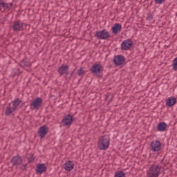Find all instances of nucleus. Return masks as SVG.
Returning a JSON list of instances; mask_svg holds the SVG:
<instances>
[{
	"mask_svg": "<svg viewBox=\"0 0 177 177\" xmlns=\"http://www.w3.org/2000/svg\"><path fill=\"white\" fill-rule=\"evenodd\" d=\"M110 147V136L109 135H104L101 136L97 142V147L99 150H107Z\"/></svg>",
	"mask_w": 177,
	"mask_h": 177,
	"instance_id": "nucleus-1",
	"label": "nucleus"
},
{
	"mask_svg": "<svg viewBox=\"0 0 177 177\" xmlns=\"http://www.w3.org/2000/svg\"><path fill=\"white\" fill-rule=\"evenodd\" d=\"M162 167L160 165L153 164L147 171V177H158L161 174Z\"/></svg>",
	"mask_w": 177,
	"mask_h": 177,
	"instance_id": "nucleus-2",
	"label": "nucleus"
},
{
	"mask_svg": "<svg viewBox=\"0 0 177 177\" xmlns=\"http://www.w3.org/2000/svg\"><path fill=\"white\" fill-rule=\"evenodd\" d=\"M95 38H97V39L107 40L109 38H111V34L109 30L106 29H103L102 30L96 31L95 34Z\"/></svg>",
	"mask_w": 177,
	"mask_h": 177,
	"instance_id": "nucleus-3",
	"label": "nucleus"
},
{
	"mask_svg": "<svg viewBox=\"0 0 177 177\" xmlns=\"http://www.w3.org/2000/svg\"><path fill=\"white\" fill-rule=\"evenodd\" d=\"M103 70V66L100 64H94L90 68L91 74H93L94 75H99V74H102Z\"/></svg>",
	"mask_w": 177,
	"mask_h": 177,
	"instance_id": "nucleus-4",
	"label": "nucleus"
},
{
	"mask_svg": "<svg viewBox=\"0 0 177 177\" xmlns=\"http://www.w3.org/2000/svg\"><path fill=\"white\" fill-rule=\"evenodd\" d=\"M24 24L20 20L15 21L12 24V28L15 32H19V31H23L24 30Z\"/></svg>",
	"mask_w": 177,
	"mask_h": 177,
	"instance_id": "nucleus-5",
	"label": "nucleus"
},
{
	"mask_svg": "<svg viewBox=\"0 0 177 177\" xmlns=\"http://www.w3.org/2000/svg\"><path fill=\"white\" fill-rule=\"evenodd\" d=\"M31 110H39V107L42 106V98L37 97L30 104Z\"/></svg>",
	"mask_w": 177,
	"mask_h": 177,
	"instance_id": "nucleus-6",
	"label": "nucleus"
},
{
	"mask_svg": "<svg viewBox=\"0 0 177 177\" xmlns=\"http://www.w3.org/2000/svg\"><path fill=\"white\" fill-rule=\"evenodd\" d=\"M150 146L151 150L154 153H157V151H160V150H161V146H162V145L158 140H153L151 142Z\"/></svg>",
	"mask_w": 177,
	"mask_h": 177,
	"instance_id": "nucleus-7",
	"label": "nucleus"
},
{
	"mask_svg": "<svg viewBox=\"0 0 177 177\" xmlns=\"http://www.w3.org/2000/svg\"><path fill=\"white\" fill-rule=\"evenodd\" d=\"M10 162L12 167H19V165H21V162H23V158L20 155H17L12 157Z\"/></svg>",
	"mask_w": 177,
	"mask_h": 177,
	"instance_id": "nucleus-8",
	"label": "nucleus"
},
{
	"mask_svg": "<svg viewBox=\"0 0 177 177\" xmlns=\"http://www.w3.org/2000/svg\"><path fill=\"white\" fill-rule=\"evenodd\" d=\"M73 121H74V116L71 114H68L62 119V122L63 125L68 127V125H71L73 124Z\"/></svg>",
	"mask_w": 177,
	"mask_h": 177,
	"instance_id": "nucleus-9",
	"label": "nucleus"
},
{
	"mask_svg": "<svg viewBox=\"0 0 177 177\" xmlns=\"http://www.w3.org/2000/svg\"><path fill=\"white\" fill-rule=\"evenodd\" d=\"M48 132H49V128H48V127L45 125L40 127L38 130L39 138L44 139V138L48 135Z\"/></svg>",
	"mask_w": 177,
	"mask_h": 177,
	"instance_id": "nucleus-10",
	"label": "nucleus"
},
{
	"mask_svg": "<svg viewBox=\"0 0 177 177\" xmlns=\"http://www.w3.org/2000/svg\"><path fill=\"white\" fill-rule=\"evenodd\" d=\"M113 63L115 66H122L125 63V57L121 55L115 56Z\"/></svg>",
	"mask_w": 177,
	"mask_h": 177,
	"instance_id": "nucleus-11",
	"label": "nucleus"
},
{
	"mask_svg": "<svg viewBox=\"0 0 177 177\" xmlns=\"http://www.w3.org/2000/svg\"><path fill=\"white\" fill-rule=\"evenodd\" d=\"M68 70H70V68L68 67V66L63 64L58 68L57 73L58 74H59V75H64V74H66V75H68V73H69Z\"/></svg>",
	"mask_w": 177,
	"mask_h": 177,
	"instance_id": "nucleus-12",
	"label": "nucleus"
},
{
	"mask_svg": "<svg viewBox=\"0 0 177 177\" xmlns=\"http://www.w3.org/2000/svg\"><path fill=\"white\" fill-rule=\"evenodd\" d=\"M121 30H122V26L121 24H114L113 26L111 28L112 34L117 35V34H120L121 32Z\"/></svg>",
	"mask_w": 177,
	"mask_h": 177,
	"instance_id": "nucleus-13",
	"label": "nucleus"
},
{
	"mask_svg": "<svg viewBox=\"0 0 177 177\" xmlns=\"http://www.w3.org/2000/svg\"><path fill=\"white\" fill-rule=\"evenodd\" d=\"M64 169L65 171H73L74 169V162L68 160L64 164Z\"/></svg>",
	"mask_w": 177,
	"mask_h": 177,
	"instance_id": "nucleus-14",
	"label": "nucleus"
},
{
	"mask_svg": "<svg viewBox=\"0 0 177 177\" xmlns=\"http://www.w3.org/2000/svg\"><path fill=\"white\" fill-rule=\"evenodd\" d=\"M12 103L13 108L15 109V110L17 109V107H19V106L20 107H23V106H24V102H23V100H20L19 98H16L12 102Z\"/></svg>",
	"mask_w": 177,
	"mask_h": 177,
	"instance_id": "nucleus-15",
	"label": "nucleus"
},
{
	"mask_svg": "<svg viewBox=\"0 0 177 177\" xmlns=\"http://www.w3.org/2000/svg\"><path fill=\"white\" fill-rule=\"evenodd\" d=\"M44 172H46V166L45 164L41 163L37 165L36 174H44Z\"/></svg>",
	"mask_w": 177,
	"mask_h": 177,
	"instance_id": "nucleus-16",
	"label": "nucleus"
},
{
	"mask_svg": "<svg viewBox=\"0 0 177 177\" xmlns=\"http://www.w3.org/2000/svg\"><path fill=\"white\" fill-rule=\"evenodd\" d=\"M168 124L165 123V122H160L157 125V129L159 132H165Z\"/></svg>",
	"mask_w": 177,
	"mask_h": 177,
	"instance_id": "nucleus-17",
	"label": "nucleus"
},
{
	"mask_svg": "<svg viewBox=\"0 0 177 177\" xmlns=\"http://www.w3.org/2000/svg\"><path fill=\"white\" fill-rule=\"evenodd\" d=\"M176 104V98L175 97H169L166 100V105L168 107H172Z\"/></svg>",
	"mask_w": 177,
	"mask_h": 177,
	"instance_id": "nucleus-18",
	"label": "nucleus"
},
{
	"mask_svg": "<svg viewBox=\"0 0 177 177\" xmlns=\"http://www.w3.org/2000/svg\"><path fill=\"white\" fill-rule=\"evenodd\" d=\"M19 66L22 67V68H26V67H30L31 66V62L27 58L23 59L19 64Z\"/></svg>",
	"mask_w": 177,
	"mask_h": 177,
	"instance_id": "nucleus-19",
	"label": "nucleus"
},
{
	"mask_svg": "<svg viewBox=\"0 0 177 177\" xmlns=\"http://www.w3.org/2000/svg\"><path fill=\"white\" fill-rule=\"evenodd\" d=\"M13 111H16L15 108L12 106H7L6 108L5 114L6 115H12Z\"/></svg>",
	"mask_w": 177,
	"mask_h": 177,
	"instance_id": "nucleus-20",
	"label": "nucleus"
},
{
	"mask_svg": "<svg viewBox=\"0 0 177 177\" xmlns=\"http://www.w3.org/2000/svg\"><path fill=\"white\" fill-rule=\"evenodd\" d=\"M121 45H133V41L131 39H127L121 43Z\"/></svg>",
	"mask_w": 177,
	"mask_h": 177,
	"instance_id": "nucleus-21",
	"label": "nucleus"
},
{
	"mask_svg": "<svg viewBox=\"0 0 177 177\" xmlns=\"http://www.w3.org/2000/svg\"><path fill=\"white\" fill-rule=\"evenodd\" d=\"M77 74L79 77H84V75H85V71L84 70V68L81 67L77 70Z\"/></svg>",
	"mask_w": 177,
	"mask_h": 177,
	"instance_id": "nucleus-22",
	"label": "nucleus"
},
{
	"mask_svg": "<svg viewBox=\"0 0 177 177\" xmlns=\"http://www.w3.org/2000/svg\"><path fill=\"white\" fill-rule=\"evenodd\" d=\"M114 177H126L125 173L122 171H118L115 173Z\"/></svg>",
	"mask_w": 177,
	"mask_h": 177,
	"instance_id": "nucleus-23",
	"label": "nucleus"
},
{
	"mask_svg": "<svg viewBox=\"0 0 177 177\" xmlns=\"http://www.w3.org/2000/svg\"><path fill=\"white\" fill-rule=\"evenodd\" d=\"M110 97V100L109 102H113V99L114 97V95L111 94V93H108L106 95H105V100H107Z\"/></svg>",
	"mask_w": 177,
	"mask_h": 177,
	"instance_id": "nucleus-24",
	"label": "nucleus"
},
{
	"mask_svg": "<svg viewBox=\"0 0 177 177\" xmlns=\"http://www.w3.org/2000/svg\"><path fill=\"white\" fill-rule=\"evenodd\" d=\"M16 75H20V69L19 68H15L12 70V77H16Z\"/></svg>",
	"mask_w": 177,
	"mask_h": 177,
	"instance_id": "nucleus-25",
	"label": "nucleus"
},
{
	"mask_svg": "<svg viewBox=\"0 0 177 177\" xmlns=\"http://www.w3.org/2000/svg\"><path fill=\"white\" fill-rule=\"evenodd\" d=\"M132 48V45H121L122 50H129Z\"/></svg>",
	"mask_w": 177,
	"mask_h": 177,
	"instance_id": "nucleus-26",
	"label": "nucleus"
},
{
	"mask_svg": "<svg viewBox=\"0 0 177 177\" xmlns=\"http://www.w3.org/2000/svg\"><path fill=\"white\" fill-rule=\"evenodd\" d=\"M35 160V158H34V154L32 153H30V157L27 158V160L29 164H31V162H32V161H34Z\"/></svg>",
	"mask_w": 177,
	"mask_h": 177,
	"instance_id": "nucleus-27",
	"label": "nucleus"
},
{
	"mask_svg": "<svg viewBox=\"0 0 177 177\" xmlns=\"http://www.w3.org/2000/svg\"><path fill=\"white\" fill-rule=\"evenodd\" d=\"M173 70H174V71H177V57H176L174 60H173Z\"/></svg>",
	"mask_w": 177,
	"mask_h": 177,
	"instance_id": "nucleus-28",
	"label": "nucleus"
},
{
	"mask_svg": "<svg viewBox=\"0 0 177 177\" xmlns=\"http://www.w3.org/2000/svg\"><path fill=\"white\" fill-rule=\"evenodd\" d=\"M12 6H13V3H6L5 9H8V10H10Z\"/></svg>",
	"mask_w": 177,
	"mask_h": 177,
	"instance_id": "nucleus-29",
	"label": "nucleus"
},
{
	"mask_svg": "<svg viewBox=\"0 0 177 177\" xmlns=\"http://www.w3.org/2000/svg\"><path fill=\"white\" fill-rule=\"evenodd\" d=\"M6 2L5 0H0V9L3 8L5 9Z\"/></svg>",
	"mask_w": 177,
	"mask_h": 177,
	"instance_id": "nucleus-30",
	"label": "nucleus"
},
{
	"mask_svg": "<svg viewBox=\"0 0 177 177\" xmlns=\"http://www.w3.org/2000/svg\"><path fill=\"white\" fill-rule=\"evenodd\" d=\"M152 19H153V15H151V13H149L147 15V20L148 21H151Z\"/></svg>",
	"mask_w": 177,
	"mask_h": 177,
	"instance_id": "nucleus-31",
	"label": "nucleus"
},
{
	"mask_svg": "<svg viewBox=\"0 0 177 177\" xmlns=\"http://www.w3.org/2000/svg\"><path fill=\"white\" fill-rule=\"evenodd\" d=\"M20 168L22 171H24L27 168V164L22 165Z\"/></svg>",
	"mask_w": 177,
	"mask_h": 177,
	"instance_id": "nucleus-32",
	"label": "nucleus"
},
{
	"mask_svg": "<svg viewBox=\"0 0 177 177\" xmlns=\"http://www.w3.org/2000/svg\"><path fill=\"white\" fill-rule=\"evenodd\" d=\"M164 0H155L156 3H158V5H161Z\"/></svg>",
	"mask_w": 177,
	"mask_h": 177,
	"instance_id": "nucleus-33",
	"label": "nucleus"
},
{
	"mask_svg": "<svg viewBox=\"0 0 177 177\" xmlns=\"http://www.w3.org/2000/svg\"><path fill=\"white\" fill-rule=\"evenodd\" d=\"M73 74H74V71H73V72L71 73L70 78H71V77H73Z\"/></svg>",
	"mask_w": 177,
	"mask_h": 177,
	"instance_id": "nucleus-34",
	"label": "nucleus"
},
{
	"mask_svg": "<svg viewBox=\"0 0 177 177\" xmlns=\"http://www.w3.org/2000/svg\"><path fill=\"white\" fill-rule=\"evenodd\" d=\"M165 48H169V46H165Z\"/></svg>",
	"mask_w": 177,
	"mask_h": 177,
	"instance_id": "nucleus-35",
	"label": "nucleus"
}]
</instances>
